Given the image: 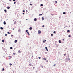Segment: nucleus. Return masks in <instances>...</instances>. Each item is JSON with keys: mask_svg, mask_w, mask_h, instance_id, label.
<instances>
[{"mask_svg": "<svg viewBox=\"0 0 73 73\" xmlns=\"http://www.w3.org/2000/svg\"><path fill=\"white\" fill-rule=\"evenodd\" d=\"M42 32L40 30H38V34H40Z\"/></svg>", "mask_w": 73, "mask_h": 73, "instance_id": "1", "label": "nucleus"}, {"mask_svg": "<svg viewBox=\"0 0 73 73\" xmlns=\"http://www.w3.org/2000/svg\"><path fill=\"white\" fill-rule=\"evenodd\" d=\"M4 24L5 25L6 24V23L5 21H4L3 22Z\"/></svg>", "mask_w": 73, "mask_h": 73, "instance_id": "2", "label": "nucleus"}, {"mask_svg": "<svg viewBox=\"0 0 73 73\" xmlns=\"http://www.w3.org/2000/svg\"><path fill=\"white\" fill-rule=\"evenodd\" d=\"M58 42L59 43H62V42H61L60 40H59Z\"/></svg>", "mask_w": 73, "mask_h": 73, "instance_id": "3", "label": "nucleus"}, {"mask_svg": "<svg viewBox=\"0 0 73 73\" xmlns=\"http://www.w3.org/2000/svg\"><path fill=\"white\" fill-rule=\"evenodd\" d=\"M34 21H37V19L36 18L34 19Z\"/></svg>", "mask_w": 73, "mask_h": 73, "instance_id": "4", "label": "nucleus"}, {"mask_svg": "<svg viewBox=\"0 0 73 73\" xmlns=\"http://www.w3.org/2000/svg\"><path fill=\"white\" fill-rule=\"evenodd\" d=\"M18 52L19 53H21V51L20 50H19L18 51Z\"/></svg>", "mask_w": 73, "mask_h": 73, "instance_id": "5", "label": "nucleus"}, {"mask_svg": "<svg viewBox=\"0 0 73 73\" xmlns=\"http://www.w3.org/2000/svg\"><path fill=\"white\" fill-rule=\"evenodd\" d=\"M45 48L46 49V50L47 51H48V49H47V47H45Z\"/></svg>", "mask_w": 73, "mask_h": 73, "instance_id": "6", "label": "nucleus"}, {"mask_svg": "<svg viewBox=\"0 0 73 73\" xmlns=\"http://www.w3.org/2000/svg\"><path fill=\"white\" fill-rule=\"evenodd\" d=\"M7 8L8 9H9L10 8V7H7Z\"/></svg>", "mask_w": 73, "mask_h": 73, "instance_id": "7", "label": "nucleus"}, {"mask_svg": "<svg viewBox=\"0 0 73 73\" xmlns=\"http://www.w3.org/2000/svg\"><path fill=\"white\" fill-rule=\"evenodd\" d=\"M55 3H56V4L57 3V1H55Z\"/></svg>", "mask_w": 73, "mask_h": 73, "instance_id": "8", "label": "nucleus"}, {"mask_svg": "<svg viewBox=\"0 0 73 73\" xmlns=\"http://www.w3.org/2000/svg\"><path fill=\"white\" fill-rule=\"evenodd\" d=\"M42 20H44V18L43 17H42Z\"/></svg>", "mask_w": 73, "mask_h": 73, "instance_id": "9", "label": "nucleus"}, {"mask_svg": "<svg viewBox=\"0 0 73 73\" xmlns=\"http://www.w3.org/2000/svg\"><path fill=\"white\" fill-rule=\"evenodd\" d=\"M17 42V40H15V42H15V43H16Z\"/></svg>", "mask_w": 73, "mask_h": 73, "instance_id": "10", "label": "nucleus"}, {"mask_svg": "<svg viewBox=\"0 0 73 73\" xmlns=\"http://www.w3.org/2000/svg\"><path fill=\"white\" fill-rule=\"evenodd\" d=\"M4 11L5 12V13L7 12V10L6 9H5Z\"/></svg>", "mask_w": 73, "mask_h": 73, "instance_id": "11", "label": "nucleus"}, {"mask_svg": "<svg viewBox=\"0 0 73 73\" xmlns=\"http://www.w3.org/2000/svg\"><path fill=\"white\" fill-rule=\"evenodd\" d=\"M32 28L31 27L29 29L30 30H31L32 29Z\"/></svg>", "mask_w": 73, "mask_h": 73, "instance_id": "12", "label": "nucleus"}, {"mask_svg": "<svg viewBox=\"0 0 73 73\" xmlns=\"http://www.w3.org/2000/svg\"><path fill=\"white\" fill-rule=\"evenodd\" d=\"M0 29H2V30H3L4 29L3 28V27H1Z\"/></svg>", "mask_w": 73, "mask_h": 73, "instance_id": "13", "label": "nucleus"}, {"mask_svg": "<svg viewBox=\"0 0 73 73\" xmlns=\"http://www.w3.org/2000/svg\"><path fill=\"white\" fill-rule=\"evenodd\" d=\"M27 34H28V35H30V34L29 32H27Z\"/></svg>", "mask_w": 73, "mask_h": 73, "instance_id": "14", "label": "nucleus"}, {"mask_svg": "<svg viewBox=\"0 0 73 73\" xmlns=\"http://www.w3.org/2000/svg\"><path fill=\"white\" fill-rule=\"evenodd\" d=\"M42 15V14H39V16H40L41 15Z\"/></svg>", "mask_w": 73, "mask_h": 73, "instance_id": "15", "label": "nucleus"}, {"mask_svg": "<svg viewBox=\"0 0 73 73\" xmlns=\"http://www.w3.org/2000/svg\"><path fill=\"white\" fill-rule=\"evenodd\" d=\"M7 33L8 34H9H9H10V33H9V32H8Z\"/></svg>", "mask_w": 73, "mask_h": 73, "instance_id": "16", "label": "nucleus"}, {"mask_svg": "<svg viewBox=\"0 0 73 73\" xmlns=\"http://www.w3.org/2000/svg\"><path fill=\"white\" fill-rule=\"evenodd\" d=\"M2 42H4V40H2Z\"/></svg>", "mask_w": 73, "mask_h": 73, "instance_id": "17", "label": "nucleus"}, {"mask_svg": "<svg viewBox=\"0 0 73 73\" xmlns=\"http://www.w3.org/2000/svg\"><path fill=\"white\" fill-rule=\"evenodd\" d=\"M40 5L41 6H43V5L42 4H41Z\"/></svg>", "mask_w": 73, "mask_h": 73, "instance_id": "18", "label": "nucleus"}, {"mask_svg": "<svg viewBox=\"0 0 73 73\" xmlns=\"http://www.w3.org/2000/svg\"><path fill=\"white\" fill-rule=\"evenodd\" d=\"M67 33L70 32V31L69 30H67Z\"/></svg>", "mask_w": 73, "mask_h": 73, "instance_id": "19", "label": "nucleus"}, {"mask_svg": "<svg viewBox=\"0 0 73 73\" xmlns=\"http://www.w3.org/2000/svg\"><path fill=\"white\" fill-rule=\"evenodd\" d=\"M53 33H55V34L56 33V31H54L53 32Z\"/></svg>", "mask_w": 73, "mask_h": 73, "instance_id": "20", "label": "nucleus"}, {"mask_svg": "<svg viewBox=\"0 0 73 73\" xmlns=\"http://www.w3.org/2000/svg\"><path fill=\"white\" fill-rule=\"evenodd\" d=\"M21 31V30L20 29H19V30H18V32H20Z\"/></svg>", "mask_w": 73, "mask_h": 73, "instance_id": "21", "label": "nucleus"}, {"mask_svg": "<svg viewBox=\"0 0 73 73\" xmlns=\"http://www.w3.org/2000/svg\"><path fill=\"white\" fill-rule=\"evenodd\" d=\"M4 70H5V69L4 68H3L2 69V71H4Z\"/></svg>", "mask_w": 73, "mask_h": 73, "instance_id": "22", "label": "nucleus"}, {"mask_svg": "<svg viewBox=\"0 0 73 73\" xmlns=\"http://www.w3.org/2000/svg\"><path fill=\"white\" fill-rule=\"evenodd\" d=\"M42 59L44 60H46V58H43Z\"/></svg>", "mask_w": 73, "mask_h": 73, "instance_id": "23", "label": "nucleus"}, {"mask_svg": "<svg viewBox=\"0 0 73 73\" xmlns=\"http://www.w3.org/2000/svg\"><path fill=\"white\" fill-rule=\"evenodd\" d=\"M16 23V21H15V22H14V24H15Z\"/></svg>", "mask_w": 73, "mask_h": 73, "instance_id": "24", "label": "nucleus"}, {"mask_svg": "<svg viewBox=\"0 0 73 73\" xmlns=\"http://www.w3.org/2000/svg\"><path fill=\"white\" fill-rule=\"evenodd\" d=\"M46 41V40H43V43H44V42H45Z\"/></svg>", "mask_w": 73, "mask_h": 73, "instance_id": "25", "label": "nucleus"}, {"mask_svg": "<svg viewBox=\"0 0 73 73\" xmlns=\"http://www.w3.org/2000/svg\"><path fill=\"white\" fill-rule=\"evenodd\" d=\"M63 13V14H66L65 12H64V13Z\"/></svg>", "mask_w": 73, "mask_h": 73, "instance_id": "26", "label": "nucleus"}, {"mask_svg": "<svg viewBox=\"0 0 73 73\" xmlns=\"http://www.w3.org/2000/svg\"><path fill=\"white\" fill-rule=\"evenodd\" d=\"M51 16H54V14H51Z\"/></svg>", "mask_w": 73, "mask_h": 73, "instance_id": "27", "label": "nucleus"}, {"mask_svg": "<svg viewBox=\"0 0 73 73\" xmlns=\"http://www.w3.org/2000/svg\"><path fill=\"white\" fill-rule=\"evenodd\" d=\"M9 64H10V66L12 65V64L11 63H10Z\"/></svg>", "mask_w": 73, "mask_h": 73, "instance_id": "28", "label": "nucleus"}, {"mask_svg": "<svg viewBox=\"0 0 73 73\" xmlns=\"http://www.w3.org/2000/svg\"><path fill=\"white\" fill-rule=\"evenodd\" d=\"M29 65L30 66H31L32 65L31 64V63H30V64H29Z\"/></svg>", "mask_w": 73, "mask_h": 73, "instance_id": "29", "label": "nucleus"}, {"mask_svg": "<svg viewBox=\"0 0 73 73\" xmlns=\"http://www.w3.org/2000/svg\"><path fill=\"white\" fill-rule=\"evenodd\" d=\"M16 2H15L14 3V4H16Z\"/></svg>", "mask_w": 73, "mask_h": 73, "instance_id": "30", "label": "nucleus"}, {"mask_svg": "<svg viewBox=\"0 0 73 73\" xmlns=\"http://www.w3.org/2000/svg\"><path fill=\"white\" fill-rule=\"evenodd\" d=\"M7 36V34H5V36Z\"/></svg>", "mask_w": 73, "mask_h": 73, "instance_id": "31", "label": "nucleus"}, {"mask_svg": "<svg viewBox=\"0 0 73 73\" xmlns=\"http://www.w3.org/2000/svg\"><path fill=\"white\" fill-rule=\"evenodd\" d=\"M51 36H52V37L53 36V34H51Z\"/></svg>", "mask_w": 73, "mask_h": 73, "instance_id": "32", "label": "nucleus"}, {"mask_svg": "<svg viewBox=\"0 0 73 73\" xmlns=\"http://www.w3.org/2000/svg\"><path fill=\"white\" fill-rule=\"evenodd\" d=\"M71 36H70V35H69V36H68L69 37H70Z\"/></svg>", "mask_w": 73, "mask_h": 73, "instance_id": "33", "label": "nucleus"}, {"mask_svg": "<svg viewBox=\"0 0 73 73\" xmlns=\"http://www.w3.org/2000/svg\"><path fill=\"white\" fill-rule=\"evenodd\" d=\"M30 5H32L33 4H30Z\"/></svg>", "mask_w": 73, "mask_h": 73, "instance_id": "34", "label": "nucleus"}, {"mask_svg": "<svg viewBox=\"0 0 73 73\" xmlns=\"http://www.w3.org/2000/svg\"><path fill=\"white\" fill-rule=\"evenodd\" d=\"M28 12V11L27 10H26V12L27 13Z\"/></svg>", "mask_w": 73, "mask_h": 73, "instance_id": "35", "label": "nucleus"}, {"mask_svg": "<svg viewBox=\"0 0 73 73\" xmlns=\"http://www.w3.org/2000/svg\"><path fill=\"white\" fill-rule=\"evenodd\" d=\"M28 31V30H26V32H27Z\"/></svg>", "mask_w": 73, "mask_h": 73, "instance_id": "36", "label": "nucleus"}, {"mask_svg": "<svg viewBox=\"0 0 73 73\" xmlns=\"http://www.w3.org/2000/svg\"><path fill=\"white\" fill-rule=\"evenodd\" d=\"M10 49H13V47H10Z\"/></svg>", "mask_w": 73, "mask_h": 73, "instance_id": "37", "label": "nucleus"}, {"mask_svg": "<svg viewBox=\"0 0 73 73\" xmlns=\"http://www.w3.org/2000/svg\"><path fill=\"white\" fill-rule=\"evenodd\" d=\"M13 54H14V55H15V53H13Z\"/></svg>", "mask_w": 73, "mask_h": 73, "instance_id": "38", "label": "nucleus"}, {"mask_svg": "<svg viewBox=\"0 0 73 73\" xmlns=\"http://www.w3.org/2000/svg\"><path fill=\"white\" fill-rule=\"evenodd\" d=\"M23 12H25V11L23 10Z\"/></svg>", "mask_w": 73, "mask_h": 73, "instance_id": "39", "label": "nucleus"}, {"mask_svg": "<svg viewBox=\"0 0 73 73\" xmlns=\"http://www.w3.org/2000/svg\"><path fill=\"white\" fill-rule=\"evenodd\" d=\"M42 27H44V25H43L42 26Z\"/></svg>", "mask_w": 73, "mask_h": 73, "instance_id": "40", "label": "nucleus"}, {"mask_svg": "<svg viewBox=\"0 0 73 73\" xmlns=\"http://www.w3.org/2000/svg\"><path fill=\"white\" fill-rule=\"evenodd\" d=\"M13 35H12L11 36L13 37Z\"/></svg>", "mask_w": 73, "mask_h": 73, "instance_id": "41", "label": "nucleus"}, {"mask_svg": "<svg viewBox=\"0 0 73 73\" xmlns=\"http://www.w3.org/2000/svg\"><path fill=\"white\" fill-rule=\"evenodd\" d=\"M41 58L40 57H38V58L39 59H40Z\"/></svg>", "mask_w": 73, "mask_h": 73, "instance_id": "42", "label": "nucleus"}, {"mask_svg": "<svg viewBox=\"0 0 73 73\" xmlns=\"http://www.w3.org/2000/svg\"><path fill=\"white\" fill-rule=\"evenodd\" d=\"M35 67H33V69H35Z\"/></svg>", "mask_w": 73, "mask_h": 73, "instance_id": "43", "label": "nucleus"}, {"mask_svg": "<svg viewBox=\"0 0 73 73\" xmlns=\"http://www.w3.org/2000/svg\"><path fill=\"white\" fill-rule=\"evenodd\" d=\"M66 55V54L65 53V54H64V56H65Z\"/></svg>", "mask_w": 73, "mask_h": 73, "instance_id": "44", "label": "nucleus"}, {"mask_svg": "<svg viewBox=\"0 0 73 73\" xmlns=\"http://www.w3.org/2000/svg\"><path fill=\"white\" fill-rule=\"evenodd\" d=\"M56 65V64H54V65H53V66H55Z\"/></svg>", "mask_w": 73, "mask_h": 73, "instance_id": "45", "label": "nucleus"}, {"mask_svg": "<svg viewBox=\"0 0 73 73\" xmlns=\"http://www.w3.org/2000/svg\"><path fill=\"white\" fill-rule=\"evenodd\" d=\"M23 15H24L25 14V13H23Z\"/></svg>", "mask_w": 73, "mask_h": 73, "instance_id": "46", "label": "nucleus"}, {"mask_svg": "<svg viewBox=\"0 0 73 73\" xmlns=\"http://www.w3.org/2000/svg\"><path fill=\"white\" fill-rule=\"evenodd\" d=\"M12 1V0H9V1Z\"/></svg>", "mask_w": 73, "mask_h": 73, "instance_id": "47", "label": "nucleus"}, {"mask_svg": "<svg viewBox=\"0 0 73 73\" xmlns=\"http://www.w3.org/2000/svg\"><path fill=\"white\" fill-rule=\"evenodd\" d=\"M13 1H15V0H13Z\"/></svg>", "mask_w": 73, "mask_h": 73, "instance_id": "48", "label": "nucleus"}, {"mask_svg": "<svg viewBox=\"0 0 73 73\" xmlns=\"http://www.w3.org/2000/svg\"><path fill=\"white\" fill-rule=\"evenodd\" d=\"M14 29H13V30H14Z\"/></svg>", "mask_w": 73, "mask_h": 73, "instance_id": "49", "label": "nucleus"}, {"mask_svg": "<svg viewBox=\"0 0 73 73\" xmlns=\"http://www.w3.org/2000/svg\"><path fill=\"white\" fill-rule=\"evenodd\" d=\"M68 60H70V58H68Z\"/></svg>", "mask_w": 73, "mask_h": 73, "instance_id": "50", "label": "nucleus"}, {"mask_svg": "<svg viewBox=\"0 0 73 73\" xmlns=\"http://www.w3.org/2000/svg\"><path fill=\"white\" fill-rule=\"evenodd\" d=\"M13 21H14V20H13Z\"/></svg>", "mask_w": 73, "mask_h": 73, "instance_id": "51", "label": "nucleus"}, {"mask_svg": "<svg viewBox=\"0 0 73 73\" xmlns=\"http://www.w3.org/2000/svg\"><path fill=\"white\" fill-rule=\"evenodd\" d=\"M42 68H43V66H42Z\"/></svg>", "mask_w": 73, "mask_h": 73, "instance_id": "52", "label": "nucleus"}]
</instances>
